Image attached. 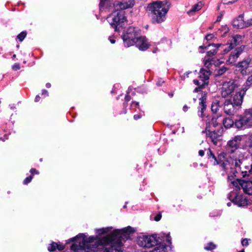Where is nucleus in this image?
<instances>
[{
	"label": "nucleus",
	"mask_w": 252,
	"mask_h": 252,
	"mask_svg": "<svg viewBox=\"0 0 252 252\" xmlns=\"http://www.w3.org/2000/svg\"><path fill=\"white\" fill-rule=\"evenodd\" d=\"M134 231V229L130 226L122 230L115 229L100 241L101 244L97 246L98 249L100 250V252H120L124 242Z\"/></svg>",
	"instance_id": "1"
},
{
	"label": "nucleus",
	"mask_w": 252,
	"mask_h": 252,
	"mask_svg": "<svg viewBox=\"0 0 252 252\" xmlns=\"http://www.w3.org/2000/svg\"><path fill=\"white\" fill-rule=\"evenodd\" d=\"M138 245L145 248L154 247L151 252H171V248L164 242V238L157 234L151 236L142 235L137 239Z\"/></svg>",
	"instance_id": "2"
},
{
	"label": "nucleus",
	"mask_w": 252,
	"mask_h": 252,
	"mask_svg": "<svg viewBox=\"0 0 252 252\" xmlns=\"http://www.w3.org/2000/svg\"><path fill=\"white\" fill-rule=\"evenodd\" d=\"M243 156L239 153L236 156L230 157V159L224 160H220L218 164L222 168V170L227 175V179L232 180L237 177V172L241 170V165H243Z\"/></svg>",
	"instance_id": "3"
},
{
	"label": "nucleus",
	"mask_w": 252,
	"mask_h": 252,
	"mask_svg": "<svg viewBox=\"0 0 252 252\" xmlns=\"http://www.w3.org/2000/svg\"><path fill=\"white\" fill-rule=\"evenodd\" d=\"M168 2L157 0L148 4L147 11L151 14L153 23H160L165 19V15L169 10Z\"/></svg>",
	"instance_id": "4"
},
{
	"label": "nucleus",
	"mask_w": 252,
	"mask_h": 252,
	"mask_svg": "<svg viewBox=\"0 0 252 252\" xmlns=\"http://www.w3.org/2000/svg\"><path fill=\"white\" fill-rule=\"evenodd\" d=\"M107 20L116 31H120L127 22L123 11H114L107 17Z\"/></svg>",
	"instance_id": "5"
},
{
	"label": "nucleus",
	"mask_w": 252,
	"mask_h": 252,
	"mask_svg": "<svg viewBox=\"0 0 252 252\" xmlns=\"http://www.w3.org/2000/svg\"><path fill=\"white\" fill-rule=\"evenodd\" d=\"M243 81L242 78L235 77L234 79L224 82L221 89V96L223 98L228 96L236 88L240 86Z\"/></svg>",
	"instance_id": "6"
},
{
	"label": "nucleus",
	"mask_w": 252,
	"mask_h": 252,
	"mask_svg": "<svg viewBox=\"0 0 252 252\" xmlns=\"http://www.w3.org/2000/svg\"><path fill=\"white\" fill-rule=\"evenodd\" d=\"M235 126L239 129L252 127V108L245 111L239 119L236 121Z\"/></svg>",
	"instance_id": "7"
},
{
	"label": "nucleus",
	"mask_w": 252,
	"mask_h": 252,
	"mask_svg": "<svg viewBox=\"0 0 252 252\" xmlns=\"http://www.w3.org/2000/svg\"><path fill=\"white\" fill-rule=\"evenodd\" d=\"M243 137V135L235 136L232 140L227 142L226 150L229 157L236 156V154L238 153L242 155L245 154L244 153L238 150L240 146V142L242 140Z\"/></svg>",
	"instance_id": "8"
},
{
	"label": "nucleus",
	"mask_w": 252,
	"mask_h": 252,
	"mask_svg": "<svg viewBox=\"0 0 252 252\" xmlns=\"http://www.w3.org/2000/svg\"><path fill=\"white\" fill-rule=\"evenodd\" d=\"M238 71L243 76H247L252 72V58L248 57L236 64Z\"/></svg>",
	"instance_id": "9"
},
{
	"label": "nucleus",
	"mask_w": 252,
	"mask_h": 252,
	"mask_svg": "<svg viewBox=\"0 0 252 252\" xmlns=\"http://www.w3.org/2000/svg\"><path fill=\"white\" fill-rule=\"evenodd\" d=\"M139 35V31L134 27H130L123 35V39L125 46L128 47L134 44V40Z\"/></svg>",
	"instance_id": "10"
},
{
	"label": "nucleus",
	"mask_w": 252,
	"mask_h": 252,
	"mask_svg": "<svg viewBox=\"0 0 252 252\" xmlns=\"http://www.w3.org/2000/svg\"><path fill=\"white\" fill-rule=\"evenodd\" d=\"M97 237H95L94 236H90L88 238L84 234H81L78 235L76 237L74 238V239H79L80 240L78 242L79 243V247L82 249H84L85 251L86 248L88 249V251H94V250L91 247V243L93 242L96 239Z\"/></svg>",
	"instance_id": "11"
},
{
	"label": "nucleus",
	"mask_w": 252,
	"mask_h": 252,
	"mask_svg": "<svg viewBox=\"0 0 252 252\" xmlns=\"http://www.w3.org/2000/svg\"><path fill=\"white\" fill-rule=\"evenodd\" d=\"M248 90L246 87L243 85L241 90L236 92L232 97V102L234 104L235 106H237L239 109L241 107L243 102L244 96Z\"/></svg>",
	"instance_id": "12"
},
{
	"label": "nucleus",
	"mask_w": 252,
	"mask_h": 252,
	"mask_svg": "<svg viewBox=\"0 0 252 252\" xmlns=\"http://www.w3.org/2000/svg\"><path fill=\"white\" fill-rule=\"evenodd\" d=\"M239 108L235 106L231 98L226 99L223 102V110L224 113L229 116H233L237 113Z\"/></svg>",
	"instance_id": "13"
},
{
	"label": "nucleus",
	"mask_w": 252,
	"mask_h": 252,
	"mask_svg": "<svg viewBox=\"0 0 252 252\" xmlns=\"http://www.w3.org/2000/svg\"><path fill=\"white\" fill-rule=\"evenodd\" d=\"M232 24L234 27L238 29H243L252 25V19H248L245 21L244 16L241 15L237 19L233 20Z\"/></svg>",
	"instance_id": "14"
},
{
	"label": "nucleus",
	"mask_w": 252,
	"mask_h": 252,
	"mask_svg": "<svg viewBox=\"0 0 252 252\" xmlns=\"http://www.w3.org/2000/svg\"><path fill=\"white\" fill-rule=\"evenodd\" d=\"M243 156V165H241V170L237 172V177L240 176L242 178H245L246 176H249L250 173V169L251 166L247 164L246 157L245 154L242 155Z\"/></svg>",
	"instance_id": "15"
},
{
	"label": "nucleus",
	"mask_w": 252,
	"mask_h": 252,
	"mask_svg": "<svg viewBox=\"0 0 252 252\" xmlns=\"http://www.w3.org/2000/svg\"><path fill=\"white\" fill-rule=\"evenodd\" d=\"M244 46H241L236 48L234 51L232 52L229 57L227 62L229 64L234 63L239 58L240 54L243 52Z\"/></svg>",
	"instance_id": "16"
},
{
	"label": "nucleus",
	"mask_w": 252,
	"mask_h": 252,
	"mask_svg": "<svg viewBox=\"0 0 252 252\" xmlns=\"http://www.w3.org/2000/svg\"><path fill=\"white\" fill-rule=\"evenodd\" d=\"M206 99L207 96L205 94L200 98V101L199 102V106L198 107V115L201 118L205 116L204 112L206 110L207 107Z\"/></svg>",
	"instance_id": "17"
},
{
	"label": "nucleus",
	"mask_w": 252,
	"mask_h": 252,
	"mask_svg": "<svg viewBox=\"0 0 252 252\" xmlns=\"http://www.w3.org/2000/svg\"><path fill=\"white\" fill-rule=\"evenodd\" d=\"M140 50L144 51L149 47L147 43V40L145 37L139 36L137 37L134 40V44Z\"/></svg>",
	"instance_id": "18"
},
{
	"label": "nucleus",
	"mask_w": 252,
	"mask_h": 252,
	"mask_svg": "<svg viewBox=\"0 0 252 252\" xmlns=\"http://www.w3.org/2000/svg\"><path fill=\"white\" fill-rule=\"evenodd\" d=\"M232 202L239 206H245L248 204V200L243 195L237 194L232 200Z\"/></svg>",
	"instance_id": "19"
},
{
	"label": "nucleus",
	"mask_w": 252,
	"mask_h": 252,
	"mask_svg": "<svg viewBox=\"0 0 252 252\" xmlns=\"http://www.w3.org/2000/svg\"><path fill=\"white\" fill-rule=\"evenodd\" d=\"M210 75L211 72L210 70H207L204 68H201L200 70L199 78L201 79L202 82L206 83V85L208 84V80Z\"/></svg>",
	"instance_id": "20"
},
{
	"label": "nucleus",
	"mask_w": 252,
	"mask_h": 252,
	"mask_svg": "<svg viewBox=\"0 0 252 252\" xmlns=\"http://www.w3.org/2000/svg\"><path fill=\"white\" fill-rule=\"evenodd\" d=\"M221 46H224L222 44H211L210 50L207 51V55L208 57H211L216 55L219 50V48Z\"/></svg>",
	"instance_id": "21"
},
{
	"label": "nucleus",
	"mask_w": 252,
	"mask_h": 252,
	"mask_svg": "<svg viewBox=\"0 0 252 252\" xmlns=\"http://www.w3.org/2000/svg\"><path fill=\"white\" fill-rule=\"evenodd\" d=\"M218 118L213 117L212 118L211 120H209L208 122H207L206 130H209V129H214V128L218 127L219 126V125H221V124L218 122Z\"/></svg>",
	"instance_id": "22"
},
{
	"label": "nucleus",
	"mask_w": 252,
	"mask_h": 252,
	"mask_svg": "<svg viewBox=\"0 0 252 252\" xmlns=\"http://www.w3.org/2000/svg\"><path fill=\"white\" fill-rule=\"evenodd\" d=\"M242 183V189L244 192L248 194L252 195V182L245 181Z\"/></svg>",
	"instance_id": "23"
},
{
	"label": "nucleus",
	"mask_w": 252,
	"mask_h": 252,
	"mask_svg": "<svg viewBox=\"0 0 252 252\" xmlns=\"http://www.w3.org/2000/svg\"><path fill=\"white\" fill-rule=\"evenodd\" d=\"M113 6L115 11L118 12L123 11V9H126L129 7V5L126 2H120L116 1L113 3Z\"/></svg>",
	"instance_id": "24"
},
{
	"label": "nucleus",
	"mask_w": 252,
	"mask_h": 252,
	"mask_svg": "<svg viewBox=\"0 0 252 252\" xmlns=\"http://www.w3.org/2000/svg\"><path fill=\"white\" fill-rule=\"evenodd\" d=\"M207 130L208 131L207 135L211 138L213 143L216 145L218 143V139L220 137L217 134L216 129H209Z\"/></svg>",
	"instance_id": "25"
},
{
	"label": "nucleus",
	"mask_w": 252,
	"mask_h": 252,
	"mask_svg": "<svg viewBox=\"0 0 252 252\" xmlns=\"http://www.w3.org/2000/svg\"><path fill=\"white\" fill-rule=\"evenodd\" d=\"M241 115L238 116V118L237 119H236L235 122L233 121V120L230 118H225L223 119L222 123L224 126L226 128H230L231 126H232L233 125L235 126H235V123L237 120H238L239 119L240 116Z\"/></svg>",
	"instance_id": "26"
},
{
	"label": "nucleus",
	"mask_w": 252,
	"mask_h": 252,
	"mask_svg": "<svg viewBox=\"0 0 252 252\" xmlns=\"http://www.w3.org/2000/svg\"><path fill=\"white\" fill-rule=\"evenodd\" d=\"M242 40V36L240 35H236L233 36L231 40L230 44L229 45V47H231V48H234L235 46L239 44V43L241 42Z\"/></svg>",
	"instance_id": "27"
},
{
	"label": "nucleus",
	"mask_w": 252,
	"mask_h": 252,
	"mask_svg": "<svg viewBox=\"0 0 252 252\" xmlns=\"http://www.w3.org/2000/svg\"><path fill=\"white\" fill-rule=\"evenodd\" d=\"M242 182H245V180L237 179L236 180L231 181V183L233 186L235 188L236 190H238L242 188Z\"/></svg>",
	"instance_id": "28"
},
{
	"label": "nucleus",
	"mask_w": 252,
	"mask_h": 252,
	"mask_svg": "<svg viewBox=\"0 0 252 252\" xmlns=\"http://www.w3.org/2000/svg\"><path fill=\"white\" fill-rule=\"evenodd\" d=\"M220 101L218 100H215L212 102L211 105V110L214 113H217L220 110Z\"/></svg>",
	"instance_id": "29"
},
{
	"label": "nucleus",
	"mask_w": 252,
	"mask_h": 252,
	"mask_svg": "<svg viewBox=\"0 0 252 252\" xmlns=\"http://www.w3.org/2000/svg\"><path fill=\"white\" fill-rule=\"evenodd\" d=\"M202 6V3L201 2H199L197 3L194 4L192 8L188 12L190 15H192L193 13L199 10H200Z\"/></svg>",
	"instance_id": "30"
},
{
	"label": "nucleus",
	"mask_w": 252,
	"mask_h": 252,
	"mask_svg": "<svg viewBox=\"0 0 252 252\" xmlns=\"http://www.w3.org/2000/svg\"><path fill=\"white\" fill-rule=\"evenodd\" d=\"M112 2L110 0H100L99 3L100 9L101 10L104 7L108 8L111 6Z\"/></svg>",
	"instance_id": "31"
},
{
	"label": "nucleus",
	"mask_w": 252,
	"mask_h": 252,
	"mask_svg": "<svg viewBox=\"0 0 252 252\" xmlns=\"http://www.w3.org/2000/svg\"><path fill=\"white\" fill-rule=\"evenodd\" d=\"M207 155L208 156L209 158H212V159L211 160V161L213 162V164L214 165H218V161L220 160H218L214 155V154L213 153L212 151L211 150H209V152L207 153Z\"/></svg>",
	"instance_id": "32"
},
{
	"label": "nucleus",
	"mask_w": 252,
	"mask_h": 252,
	"mask_svg": "<svg viewBox=\"0 0 252 252\" xmlns=\"http://www.w3.org/2000/svg\"><path fill=\"white\" fill-rule=\"evenodd\" d=\"M228 68L225 66H222L216 70V75L218 76L223 75L226 71L228 70Z\"/></svg>",
	"instance_id": "33"
},
{
	"label": "nucleus",
	"mask_w": 252,
	"mask_h": 252,
	"mask_svg": "<svg viewBox=\"0 0 252 252\" xmlns=\"http://www.w3.org/2000/svg\"><path fill=\"white\" fill-rule=\"evenodd\" d=\"M111 229V228H108V227L102 228L96 230V232L98 235H100L106 233L110 231Z\"/></svg>",
	"instance_id": "34"
},
{
	"label": "nucleus",
	"mask_w": 252,
	"mask_h": 252,
	"mask_svg": "<svg viewBox=\"0 0 252 252\" xmlns=\"http://www.w3.org/2000/svg\"><path fill=\"white\" fill-rule=\"evenodd\" d=\"M243 85L248 89H249L250 87L252 86V74L248 77L245 84Z\"/></svg>",
	"instance_id": "35"
},
{
	"label": "nucleus",
	"mask_w": 252,
	"mask_h": 252,
	"mask_svg": "<svg viewBox=\"0 0 252 252\" xmlns=\"http://www.w3.org/2000/svg\"><path fill=\"white\" fill-rule=\"evenodd\" d=\"M57 247L58 244L55 242H53L49 245L48 247V250L50 252H54L57 249Z\"/></svg>",
	"instance_id": "36"
},
{
	"label": "nucleus",
	"mask_w": 252,
	"mask_h": 252,
	"mask_svg": "<svg viewBox=\"0 0 252 252\" xmlns=\"http://www.w3.org/2000/svg\"><path fill=\"white\" fill-rule=\"evenodd\" d=\"M218 127V128L216 129V132L217 133V134H218V136L220 137L223 134V128L221 125H219Z\"/></svg>",
	"instance_id": "37"
},
{
	"label": "nucleus",
	"mask_w": 252,
	"mask_h": 252,
	"mask_svg": "<svg viewBox=\"0 0 252 252\" xmlns=\"http://www.w3.org/2000/svg\"><path fill=\"white\" fill-rule=\"evenodd\" d=\"M27 35V32H22L17 36V38L19 39L20 41H22Z\"/></svg>",
	"instance_id": "38"
},
{
	"label": "nucleus",
	"mask_w": 252,
	"mask_h": 252,
	"mask_svg": "<svg viewBox=\"0 0 252 252\" xmlns=\"http://www.w3.org/2000/svg\"><path fill=\"white\" fill-rule=\"evenodd\" d=\"M216 247V245L213 243L210 242L208 244L207 246L205 247V249L207 251L212 250L215 249Z\"/></svg>",
	"instance_id": "39"
},
{
	"label": "nucleus",
	"mask_w": 252,
	"mask_h": 252,
	"mask_svg": "<svg viewBox=\"0 0 252 252\" xmlns=\"http://www.w3.org/2000/svg\"><path fill=\"white\" fill-rule=\"evenodd\" d=\"M206 86V83L204 82H202L201 85L200 87H197L193 91V92L197 93L200 91L201 89H204Z\"/></svg>",
	"instance_id": "40"
},
{
	"label": "nucleus",
	"mask_w": 252,
	"mask_h": 252,
	"mask_svg": "<svg viewBox=\"0 0 252 252\" xmlns=\"http://www.w3.org/2000/svg\"><path fill=\"white\" fill-rule=\"evenodd\" d=\"M204 66L207 69H209L212 66L211 60L210 59V58L206 59L204 63Z\"/></svg>",
	"instance_id": "41"
},
{
	"label": "nucleus",
	"mask_w": 252,
	"mask_h": 252,
	"mask_svg": "<svg viewBox=\"0 0 252 252\" xmlns=\"http://www.w3.org/2000/svg\"><path fill=\"white\" fill-rule=\"evenodd\" d=\"M33 178L32 175H30L29 177H27L23 181V183L25 185H27L28 183L31 182Z\"/></svg>",
	"instance_id": "42"
},
{
	"label": "nucleus",
	"mask_w": 252,
	"mask_h": 252,
	"mask_svg": "<svg viewBox=\"0 0 252 252\" xmlns=\"http://www.w3.org/2000/svg\"><path fill=\"white\" fill-rule=\"evenodd\" d=\"M247 143H249V147H251V148L250 150L252 151V134L250 135V136L249 137Z\"/></svg>",
	"instance_id": "43"
},
{
	"label": "nucleus",
	"mask_w": 252,
	"mask_h": 252,
	"mask_svg": "<svg viewBox=\"0 0 252 252\" xmlns=\"http://www.w3.org/2000/svg\"><path fill=\"white\" fill-rule=\"evenodd\" d=\"M237 0H222L224 4H229L235 2Z\"/></svg>",
	"instance_id": "44"
},
{
	"label": "nucleus",
	"mask_w": 252,
	"mask_h": 252,
	"mask_svg": "<svg viewBox=\"0 0 252 252\" xmlns=\"http://www.w3.org/2000/svg\"><path fill=\"white\" fill-rule=\"evenodd\" d=\"M241 244L243 246H246L248 245V244H249L248 240L246 238L243 239L241 242Z\"/></svg>",
	"instance_id": "45"
},
{
	"label": "nucleus",
	"mask_w": 252,
	"mask_h": 252,
	"mask_svg": "<svg viewBox=\"0 0 252 252\" xmlns=\"http://www.w3.org/2000/svg\"><path fill=\"white\" fill-rule=\"evenodd\" d=\"M12 68L14 70H19L20 68V66L19 64H18V63L14 64L13 65V66H12Z\"/></svg>",
	"instance_id": "46"
},
{
	"label": "nucleus",
	"mask_w": 252,
	"mask_h": 252,
	"mask_svg": "<svg viewBox=\"0 0 252 252\" xmlns=\"http://www.w3.org/2000/svg\"><path fill=\"white\" fill-rule=\"evenodd\" d=\"M193 82L194 84L195 85H197L198 87H200L202 84V81H201V82H200L199 80H198L197 79L193 80Z\"/></svg>",
	"instance_id": "47"
},
{
	"label": "nucleus",
	"mask_w": 252,
	"mask_h": 252,
	"mask_svg": "<svg viewBox=\"0 0 252 252\" xmlns=\"http://www.w3.org/2000/svg\"><path fill=\"white\" fill-rule=\"evenodd\" d=\"M214 36L213 34H208L206 36L205 38L207 40H210L214 37Z\"/></svg>",
	"instance_id": "48"
},
{
	"label": "nucleus",
	"mask_w": 252,
	"mask_h": 252,
	"mask_svg": "<svg viewBox=\"0 0 252 252\" xmlns=\"http://www.w3.org/2000/svg\"><path fill=\"white\" fill-rule=\"evenodd\" d=\"M211 44H209L207 46H200L199 47V48L208 50L209 49V48L211 47Z\"/></svg>",
	"instance_id": "49"
},
{
	"label": "nucleus",
	"mask_w": 252,
	"mask_h": 252,
	"mask_svg": "<svg viewBox=\"0 0 252 252\" xmlns=\"http://www.w3.org/2000/svg\"><path fill=\"white\" fill-rule=\"evenodd\" d=\"M161 218V215L160 214H158L155 217V220L156 221H159Z\"/></svg>",
	"instance_id": "50"
},
{
	"label": "nucleus",
	"mask_w": 252,
	"mask_h": 252,
	"mask_svg": "<svg viewBox=\"0 0 252 252\" xmlns=\"http://www.w3.org/2000/svg\"><path fill=\"white\" fill-rule=\"evenodd\" d=\"M30 172L32 174H38V172L34 168H32L30 170Z\"/></svg>",
	"instance_id": "51"
},
{
	"label": "nucleus",
	"mask_w": 252,
	"mask_h": 252,
	"mask_svg": "<svg viewBox=\"0 0 252 252\" xmlns=\"http://www.w3.org/2000/svg\"><path fill=\"white\" fill-rule=\"evenodd\" d=\"M246 146H247V148L248 152L252 156V151L250 150L251 149V147H249V143H247Z\"/></svg>",
	"instance_id": "52"
},
{
	"label": "nucleus",
	"mask_w": 252,
	"mask_h": 252,
	"mask_svg": "<svg viewBox=\"0 0 252 252\" xmlns=\"http://www.w3.org/2000/svg\"><path fill=\"white\" fill-rule=\"evenodd\" d=\"M57 249H58L60 251H62L64 249V246L61 245H58Z\"/></svg>",
	"instance_id": "53"
},
{
	"label": "nucleus",
	"mask_w": 252,
	"mask_h": 252,
	"mask_svg": "<svg viewBox=\"0 0 252 252\" xmlns=\"http://www.w3.org/2000/svg\"><path fill=\"white\" fill-rule=\"evenodd\" d=\"M199 155L202 157L204 155V151L202 150H200L198 152Z\"/></svg>",
	"instance_id": "54"
},
{
	"label": "nucleus",
	"mask_w": 252,
	"mask_h": 252,
	"mask_svg": "<svg viewBox=\"0 0 252 252\" xmlns=\"http://www.w3.org/2000/svg\"><path fill=\"white\" fill-rule=\"evenodd\" d=\"M125 99L126 101H129L130 100V96L129 95H126L125 96Z\"/></svg>",
	"instance_id": "55"
},
{
	"label": "nucleus",
	"mask_w": 252,
	"mask_h": 252,
	"mask_svg": "<svg viewBox=\"0 0 252 252\" xmlns=\"http://www.w3.org/2000/svg\"><path fill=\"white\" fill-rule=\"evenodd\" d=\"M232 48H231V47H228V49H226V48L223 49V51L225 53H227L228 51H229Z\"/></svg>",
	"instance_id": "56"
},
{
	"label": "nucleus",
	"mask_w": 252,
	"mask_h": 252,
	"mask_svg": "<svg viewBox=\"0 0 252 252\" xmlns=\"http://www.w3.org/2000/svg\"><path fill=\"white\" fill-rule=\"evenodd\" d=\"M166 240L169 243V244H171V238L169 236H167L166 238Z\"/></svg>",
	"instance_id": "57"
},
{
	"label": "nucleus",
	"mask_w": 252,
	"mask_h": 252,
	"mask_svg": "<svg viewBox=\"0 0 252 252\" xmlns=\"http://www.w3.org/2000/svg\"><path fill=\"white\" fill-rule=\"evenodd\" d=\"M188 108L189 107L187 105H185L183 108V110L184 112H187L188 110Z\"/></svg>",
	"instance_id": "58"
},
{
	"label": "nucleus",
	"mask_w": 252,
	"mask_h": 252,
	"mask_svg": "<svg viewBox=\"0 0 252 252\" xmlns=\"http://www.w3.org/2000/svg\"><path fill=\"white\" fill-rule=\"evenodd\" d=\"M140 118V116L139 115H135L134 116V119L135 120H137L139 119Z\"/></svg>",
	"instance_id": "59"
},
{
	"label": "nucleus",
	"mask_w": 252,
	"mask_h": 252,
	"mask_svg": "<svg viewBox=\"0 0 252 252\" xmlns=\"http://www.w3.org/2000/svg\"><path fill=\"white\" fill-rule=\"evenodd\" d=\"M76 245H72L71 247L72 250H76L77 249L76 248Z\"/></svg>",
	"instance_id": "60"
},
{
	"label": "nucleus",
	"mask_w": 252,
	"mask_h": 252,
	"mask_svg": "<svg viewBox=\"0 0 252 252\" xmlns=\"http://www.w3.org/2000/svg\"><path fill=\"white\" fill-rule=\"evenodd\" d=\"M40 97L39 95H37L35 98V101H38L39 100Z\"/></svg>",
	"instance_id": "61"
},
{
	"label": "nucleus",
	"mask_w": 252,
	"mask_h": 252,
	"mask_svg": "<svg viewBox=\"0 0 252 252\" xmlns=\"http://www.w3.org/2000/svg\"><path fill=\"white\" fill-rule=\"evenodd\" d=\"M48 93V92L47 91L45 90H44L42 91V94H47Z\"/></svg>",
	"instance_id": "62"
},
{
	"label": "nucleus",
	"mask_w": 252,
	"mask_h": 252,
	"mask_svg": "<svg viewBox=\"0 0 252 252\" xmlns=\"http://www.w3.org/2000/svg\"><path fill=\"white\" fill-rule=\"evenodd\" d=\"M110 41L111 43L114 44L115 43V40L114 39H110Z\"/></svg>",
	"instance_id": "63"
},
{
	"label": "nucleus",
	"mask_w": 252,
	"mask_h": 252,
	"mask_svg": "<svg viewBox=\"0 0 252 252\" xmlns=\"http://www.w3.org/2000/svg\"><path fill=\"white\" fill-rule=\"evenodd\" d=\"M250 173L252 174V164L251 165V169H250Z\"/></svg>",
	"instance_id": "64"
}]
</instances>
